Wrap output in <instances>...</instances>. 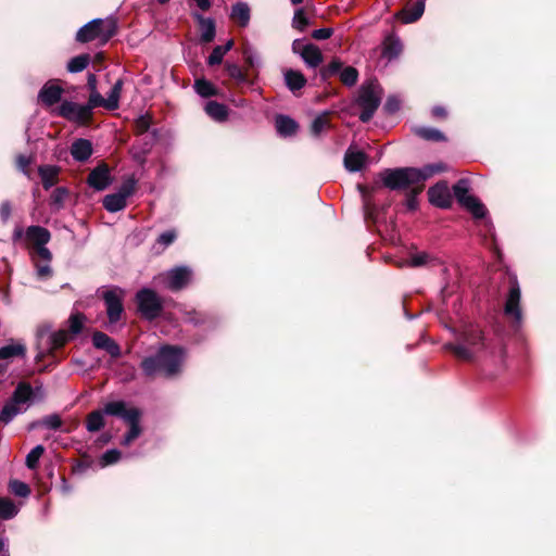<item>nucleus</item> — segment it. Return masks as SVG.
<instances>
[{"label":"nucleus","mask_w":556,"mask_h":556,"mask_svg":"<svg viewBox=\"0 0 556 556\" xmlns=\"http://www.w3.org/2000/svg\"><path fill=\"white\" fill-rule=\"evenodd\" d=\"M416 134L422 139L430 141L444 140V135L440 130L431 127H418L416 128Z\"/></svg>","instance_id":"37"},{"label":"nucleus","mask_w":556,"mask_h":556,"mask_svg":"<svg viewBox=\"0 0 556 556\" xmlns=\"http://www.w3.org/2000/svg\"><path fill=\"white\" fill-rule=\"evenodd\" d=\"M150 127V117L148 115H141L136 119V129L138 132H146Z\"/></svg>","instance_id":"52"},{"label":"nucleus","mask_w":556,"mask_h":556,"mask_svg":"<svg viewBox=\"0 0 556 556\" xmlns=\"http://www.w3.org/2000/svg\"><path fill=\"white\" fill-rule=\"evenodd\" d=\"M381 102V90L378 84L369 83L359 90L358 103L363 108L359 119L368 122Z\"/></svg>","instance_id":"6"},{"label":"nucleus","mask_w":556,"mask_h":556,"mask_svg":"<svg viewBox=\"0 0 556 556\" xmlns=\"http://www.w3.org/2000/svg\"><path fill=\"white\" fill-rule=\"evenodd\" d=\"M86 108H89V114L91 115V112L97 106H104L105 108V98H103L98 90L90 91L88 103L85 104Z\"/></svg>","instance_id":"46"},{"label":"nucleus","mask_w":556,"mask_h":556,"mask_svg":"<svg viewBox=\"0 0 556 556\" xmlns=\"http://www.w3.org/2000/svg\"><path fill=\"white\" fill-rule=\"evenodd\" d=\"M89 62H90L89 54H80V55L74 56L67 63V71L70 73L83 72L89 65Z\"/></svg>","instance_id":"36"},{"label":"nucleus","mask_w":556,"mask_h":556,"mask_svg":"<svg viewBox=\"0 0 556 556\" xmlns=\"http://www.w3.org/2000/svg\"><path fill=\"white\" fill-rule=\"evenodd\" d=\"M226 53L222 50L220 46H217L213 49L212 53L208 56V64L215 65L219 64L223 61V58Z\"/></svg>","instance_id":"51"},{"label":"nucleus","mask_w":556,"mask_h":556,"mask_svg":"<svg viewBox=\"0 0 556 556\" xmlns=\"http://www.w3.org/2000/svg\"><path fill=\"white\" fill-rule=\"evenodd\" d=\"M17 167L24 174H27V168L30 164V157L26 155H18L16 160Z\"/></svg>","instance_id":"58"},{"label":"nucleus","mask_w":556,"mask_h":556,"mask_svg":"<svg viewBox=\"0 0 556 556\" xmlns=\"http://www.w3.org/2000/svg\"><path fill=\"white\" fill-rule=\"evenodd\" d=\"M104 409L91 412L87 417L86 428L89 432L99 431L104 426Z\"/></svg>","instance_id":"33"},{"label":"nucleus","mask_w":556,"mask_h":556,"mask_svg":"<svg viewBox=\"0 0 556 556\" xmlns=\"http://www.w3.org/2000/svg\"><path fill=\"white\" fill-rule=\"evenodd\" d=\"M115 33V24L111 20L94 18L83 27L76 34V40L79 42H89L99 40L105 43Z\"/></svg>","instance_id":"5"},{"label":"nucleus","mask_w":556,"mask_h":556,"mask_svg":"<svg viewBox=\"0 0 556 556\" xmlns=\"http://www.w3.org/2000/svg\"><path fill=\"white\" fill-rule=\"evenodd\" d=\"M26 348L22 343H12L0 348V359H8L15 356H24Z\"/></svg>","instance_id":"35"},{"label":"nucleus","mask_w":556,"mask_h":556,"mask_svg":"<svg viewBox=\"0 0 556 556\" xmlns=\"http://www.w3.org/2000/svg\"><path fill=\"white\" fill-rule=\"evenodd\" d=\"M103 206L106 211L115 213L122 211L126 206V200H124L117 192L108 194L103 199Z\"/></svg>","instance_id":"31"},{"label":"nucleus","mask_w":556,"mask_h":556,"mask_svg":"<svg viewBox=\"0 0 556 556\" xmlns=\"http://www.w3.org/2000/svg\"><path fill=\"white\" fill-rule=\"evenodd\" d=\"M58 174L59 168L56 166L47 165L39 167V175L45 189H49L55 184Z\"/></svg>","instance_id":"30"},{"label":"nucleus","mask_w":556,"mask_h":556,"mask_svg":"<svg viewBox=\"0 0 556 556\" xmlns=\"http://www.w3.org/2000/svg\"><path fill=\"white\" fill-rule=\"evenodd\" d=\"M122 454L118 450L112 448L106 451L100 458V465L105 467L119 460Z\"/></svg>","instance_id":"47"},{"label":"nucleus","mask_w":556,"mask_h":556,"mask_svg":"<svg viewBox=\"0 0 556 556\" xmlns=\"http://www.w3.org/2000/svg\"><path fill=\"white\" fill-rule=\"evenodd\" d=\"M123 80L118 79L111 88L108 97L105 98V109L115 110L119 104V97L122 93Z\"/></svg>","instance_id":"32"},{"label":"nucleus","mask_w":556,"mask_h":556,"mask_svg":"<svg viewBox=\"0 0 556 556\" xmlns=\"http://www.w3.org/2000/svg\"><path fill=\"white\" fill-rule=\"evenodd\" d=\"M71 154L78 162L87 161L92 154L91 142L87 139H77L71 147Z\"/></svg>","instance_id":"23"},{"label":"nucleus","mask_w":556,"mask_h":556,"mask_svg":"<svg viewBox=\"0 0 556 556\" xmlns=\"http://www.w3.org/2000/svg\"><path fill=\"white\" fill-rule=\"evenodd\" d=\"M42 397L43 391L41 388L33 390L30 384L26 382H20L14 390L11 399L5 403L0 412V422L8 425L17 415L23 414L29 407L31 401L36 396Z\"/></svg>","instance_id":"3"},{"label":"nucleus","mask_w":556,"mask_h":556,"mask_svg":"<svg viewBox=\"0 0 556 556\" xmlns=\"http://www.w3.org/2000/svg\"><path fill=\"white\" fill-rule=\"evenodd\" d=\"M35 268H36V276L40 280H47L48 278H50L52 276V268L50 266V262H42V263L37 262L35 264Z\"/></svg>","instance_id":"48"},{"label":"nucleus","mask_w":556,"mask_h":556,"mask_svg":"<svg viewBox=\"0 0 556 556\" xmlns=\"http://www.w3.org/2000/svg\"><path fill=\"white\" fill-rule=\"evenodd\" d=\"M305 43L300 40V39H295L292 43V50L294 53L296 54H300L301 55V51H302V47L304 46Z\"/></svg>","instance_id":"63"},{"label":"nucleus","mask_w":556,"mask_h":556,"mask_svg":"<svg viewBox=\"0 0 556 556\" xmlns=\"http://www.w3.org/2000/svg\"><path fill=\"white\" fill-rule=\"evenodd\" d=\"M88 87L90 91L97 90V78L93 74H89L88 76Z\"/></svg>","instance_id":"64"},{"label":"nucleus","mask_w":556,"mask_h":556,"mask_svg":"<svg viewBox=\"0 0 556 556\" xmlns=\"http://www.w3.org/2000/svg\"><path fill=\"white\" fill-rule=\"evenodd\" d=\"M138 311L147 319H154L162 311V300L155 291L143 288L136 294Z\"/></svg>","instance_id":"7"},{"label":"nucleus","mask_w":556,"mask_h":556,"mask_svg":"<svg viewBox=\"0 0 556 556\" xmlns=\"http://www.w3.org/2000/svg\"><path fill=\"white\" fill-rule=\"evenodd\" d=\"M194 89L198 94H200L201 97H204V98L216 94L215 87L210 81H207L205 79L195 80Z\"/></svg>","instance_id":"38"},{"label":"nucleus","mask_w":556,"mask_h":556,"mask_svg":"<svg viewBox=\"0 0 556 556\" xmlns=\"http://www.w3.org/2000/svg\"><path fill=\"white\" fill-rule=\"evenodd\" d=\"M308 24L309 21L304 11L302 9L296 10L292 20V26L300 31H303L308 26Z\"/></svg>","instance_id":"42"},{"label":"nucleus","mask_w":556,"mask_h":556,"mask_svg":"<svg viewBox=\"0 0 556 556\" xmlns=\"http://www.w3.org/2000/svg\"><path fill=\"white\" fill-rule=\"evenodd\" d=\"M331 35H332V29L331 28H319V29H315L312 33V37L314 39H316V40L328 39Z\"/></svg>","instance_id":"57"},{"label":"nucleus","mask_w":556,"mask_h":556,"mask_svg":"<svg viewBox=\"0 0 556 556\" xmlns=\"http://www.w3.org/2000/svg\"><path fill=\"white\" fill-rule=\"evenodd\" d=\"M276 129L283 137L292 136L298 129V124L292 118L279 115L276 117Z\"/></svg>","instance_id":"27"},{"label":"nucleus","mask_w":556,"mask_h":556,"mask_svg":"<svg viewBox=\"0 0 556 556\" xmlns=\"http://www.w3.org/2000/svg\"><path fill=\"white\" fill-rule=\"evenodd\" d=\"M432 115L439 118H443L446 116V110L442 106H434L432 109Z\"/></svg>","instance_id":"62"},{"label":"nucleus","mask_w":556,"mask_h":556,"mask_svg":"<svg viewBox=\"0 0 556 556\" xmlns=\"http://www.w3.org/2000/svg\"><path fill=\"white\" fill-rule=\"evenodd\" d=\"M454 195L457 201L466 207L476 218H481L485 214V208L478 199L469 194V186L466 179H460L453 187Z\"/></svg>","instance_id":"9"},{"label":"nucleus","mask_w":556,"mask_h":556,"mask_svg":"<svg viewBox=\"0 0 556 556\" xmlns=\"http://www.w3.org/2000/svg\"><path fill=\"white\" fill-rule=\"evenodd\" d=\"M328 125L329 124L326 115H319L312 122L311 131L314 136H319L328 127Z\"/></svg>","instance_id":"44"},{"label":"nucleus","mask_w":556,"mask_h":556,"mask_svg":"<svg viewBox=\"0 0 556 556\" xmlns=\"http://www.w3.org/2000/svg\"><path fill=\"white\" fill-rule=\"evenodd\" d=\"M104 412L108 415L122 418L129 425L128 432L122 440V445L128 446L142 432L140 426L141 410L134 406H128L124 401L109 402L104 405Z\"/></svg>","instance_id":"4"},{"label":"nucleus","mask_w":556,"mask_h":556,"mask_svg":"<svg viewBox=\"0 0 556 556\" xmlns=\"http://www.w3.org/2000/svg\"><path fill=\"white\" fill-rule=\"evenodd\" d=\"M168 279V288L177 291L185 288L192 278V270L187 266H178L166 273Z\"/></svg>","instance_id":"13"},{"label":"nucleus","mask_w":556,"mask_h":556,"mask_svg":"<svg viewBox=\"0 0 556 556\" xmlns=\"http://www.w3.org/2000/svg\"><path fill=\"white\" fill-rule=\"evenodd\" d=\"M484 346L483 338L478 329H471L466 332L463 342L454 345L453 352L457 357L471 359Z\"/></svg>","instance_id":"8"},{"label":"nucleus","mask_w":556,"mask_h":556,"mask_svg":"<svg viewBox=\"0 0 556 556\" xmlns=\"http://www.w3.org/2000/svg\"><path fill=\"white\" fill-rule=\"evenodd\" d=\"M136 179L134 177H128L119 187L117 193L123 197L124 200L127 201V198L130 197L136 188Z\"/></svg>","instance_id":"43"},{"label":"nucleus","mask_w":556,"mask_h":556,"mask_svg":"<svg viewBox=\"0 0 556 556\" xmlns=\"http://www.w3.org/2000/svg\"><path fill=\"white\" fill-rule=\"evenodd\" d=\"M406 265L409 267L439 266L442 265V262L435 255L426 251H420L412 253L409 258L406 261Z\"/></svg>","instance_id":"20"},{"label":"nucleus","mask_w":556,"mask_h":556,"mask_svg":"<svg viewBox=\"0 0 556 556\" xmlns=\"http://www.w3.org/2000/svg\"><path fill=\"white\" fill-rule=\"evenodd\" d=\"M92 343L94 348L106 351L112 357H118L121 355V349L118 344L112 338L101 331H96L93 333Z\"/></svg>","instance_id":"18"},{"label":"nucleus","mask_w":556,"mask_h":556,"mask_svg":"<svg viewBox=\"0 0 556 556\" xmlns=\"http://www.w3.org/2000/svg\"><path fill=\"white\" fill-rule=\"evenodd\" d=\"M341 70V63L339 61H332L328 67L325 70V73L324 75L325 76H328V75H333L338 72H340Z\"/></svg>","instance_id":"60"},{"label":"nucleus","mask_w":556,"mask_h":556,"mask_svg":"<svg viewBox=\"0 0 556 556\" xmlns=\"http://www.w3.org/2000/svg\"><path fill=\"white\" fill-rule=\"evenodd\" d=\"M67 192L63 188H58L53 191L51 195L52 203L59 208L63 205L64 199Z\"/></svg>","instance_id":"50"},{"label":"nucleus","mask_w":556,"mask_h":556,"mask_svg":"<svg viewBox=\"0 0 556 556\" xmlns=\"http://www.w3.org/2000/svg\"><path fill=\"white\" fill-rule=\"evenodd\" d=\"M227 73L230 77L237 80H243L244 76L240 70V67L236 64H227L226 66Z\"/></svg>","instance_id":"55"},{"label":"nucleus","mask_w":556,"mask_h":556,"mask_svg":"<svg viewBox=\"0 0 556 556\" xmlns=\"http://www.w3.org/2000/svg\"><path fill=\"white\" fill-rule=\"evenodd\" d=\"M35 248H36L37 256L40 257L42 260V262H51L52 254L49 251V249L46 248V244H41V245H38Z\"/></svg>","instance_id":"56"},{"label":"nucleus","mask_w":556,"mask_h":556,"mask_svg":"<svg viewBox=\"0 0 556 556\" xmlns=\"http://www.w3.org/2000/svg\"><path fill=\"white\" fill-rule=\"evenodd\" d=\"M50 238L49 230L41 226H29L25 230V244H33L34 247L47 244Z\"/></svg>","instance_id":"19"},{"label":"nucleus","mask_w":556,"mask_h":556,"mask_svg":"<svg viewBox=\"0 0 556 556\" xmlns=\"http://www.w3.org/2000/svg\"><path fill=\"white\" fill-rule=\"evenodd\" d=\"M357 77L358 73L352 66H348L340 72V79L348 86H353L356 84Z\"/></svg>","instance_id":"41"},{"label":"nucleus","mask_w":556,"mask_h":556,"mask_svg":"<svg viewBox=\"0 0 556 556\" xmlns=\"http://www.w3.org/2000/svg\"><path fill=\"white\" fill-rule=\"evenodd\" d=\"M176 239V232L174 230H167L161 233L157 238V243L163 248L170 245Z\"/></svg>","instance_id":"49"},{"label":"nucleus","mask_w":556,"mask_h":556,"mask_svg":"<svg viewBox=\"0 0 556 556\" xmlns=\"http://www.w3.org/2000/svg\"><path fill=\"white\" fill-rule=\"evenodd\" d=\"M123 296L124 292L121 289H111L103 292V300L106 306V314L111 324L121 319L123 314Z\"/></svg>","instance_id":"11"},{"label":"nucleus","mask_w":556,"mask_h":556,"mask_svg":"<svg viewBox=\"0 0 556 556\" xmlns=\"http://www.w3.org/2000/svg\"><path fill=\"white\" fill-rule=\"evenodd\" d=\"M285 81L288 88L292 91L303 88L306 84V79L303 74L293 70H289L285 73Z\"/></svg>","instance_id":"29"},{"label":"nucleus","mask_w":556,"mask_h":556,"mask_svg":"<svg viewBox=\"0 0 556 556\" xmlns=\"http://www.w3.org/2000/svg\"><path fill=\"white\" fill-rule=\"evenodd\" d=\"M367 162V155L356 147L351 146L344 155V166L349 172L361 170Z\"/></svg>","instance_id":"15"},{"label":"nucleus","mask_w":556,"mask_h":556,"mask_svg":"<svg viewBox=\"0 0 556 556\" xmlns=\"http://www.w3.org/2000/svg\"><path fill=\"white\" fill-rule=\"evenodd\" d=\"M445 170V166L441 163L426 165L421 168L404 167L395 169H386L380 174L381 180L386 187L390 189H405L419 185L432 177L437 173ZM422 186L407 198V207L415 210L417 206L416 194L421 190Z\"/></svg>","instance_id":"1"},{"label":"nucleus","mask_w":556,"mask_h":556,"mask_svg":"<svg viewBox=\"0 0 556 556\" xmlns=\"http://www.w3.org/2000/svg\"><path fill=\"white\" fill-rule=\"evenodd\" d=\"M12 214V206L9 201H3L0 204V218L3 223H7Z\"/></svg>","instance_id":"53"},{"label":"nucleus","mask_w":556,"mask_h":556,"mask_svg":"<svg viewBox=\"0 0 556 556\" xmlns=\"http://www.w3.org/2000/svg\"><path fill=\"white\" fill-rule=\"evenodd\" d=\"M205 113L216 122H224L227 119L228 110L226 105L216 101H208L204 106Z\"/></svg>","instance_id":"26"},{"label":"nucleus","mask_w":556,"mask_h":556,"mask_svg":"<svg viewBox=\"0 0 556 556\" xmlns=\"http://www.w3.org/2000/svg\"><path fill=\"white\" fill-rule=\"evenodd\" d=\"M45 452V447L42 445H36L27 455H26V466L29 469H34L37 467L40 457Z\"/></svg>","instance_id":"39"},{"label":"nucleus","mask_w":556,"mask_h":556,"mask_svg":"<svg viewBox=\"0 0 556 556\" xmlns=\"http://www.w3.org/2000/svg\"><path fill=\"white\" fill-rule=\"evenodd\" d=\"M399 101L394 98H389L387 103H386V109L390 112V113H394L395 111L399 110Z\"/></svg>","instance_id":"61"},{"label":"nucleus","mask_w":556,"mask_h":556,"mask_svg":"<svg viewBox=\"0 0 556 556\" xmlns=\"http://www.w3.org/2000/svg\"><path fill=\"white\" fill-rule=\"evenodd\" d=\"M62 93L63 88L50 81L41 88L39 99L45 105L51 106L60 101Z\"/></svg>","instance_id":"21"},{"label":"nucleus","mask_w":556,"mask_h":556,"mask_svg":"<svg viewBox=\"0 0 556 556\" xmlns=\"http://www.w3.org/2000/svg\"><path fill=\"white\" fill-rule=\"evenodd\" d=\"M88 184L96 190H104L111 184L110 170L106 165L97 166L88 176Z\"/></svg>","instance_id":"16"},{"label":"nucleus","mask_w":556,"mask_h":556,"mask_svg":"<svg viewBox=\"0 0 556 556\" xmlns=\"http://www.w3.org/2000/svg\"><path fill=\"white\" fill-rule=\"evenodd\" d=\"M43 425L49 429H58L61 427V419L58 415H51L43 419Z\"/></svg>","instance_id":"54"},{"label":"nucleus","mask_w":556,"mask_h":556,"mask_svg":"<svg viewBox=\"0 0 556 556\" xmlns=\"http://www.w3.org/2000/svg\"><path fill=\"white\" fill-rule=\"evenodd\" d=\"M59 114L75 122H85L90 117L89 108L71 101H64L60 105Z\"/></svg>","instance_id":"14"},{"label":"nucleus","mask_w":556,"mask_h":556,"mask_svg":"<svg viewBox=\"0 0 556 556\" xmlns=\"http://www.w3.org/2000/svg\"><path fill=\"white\" fill-rule=\"evenodd\" d=\"M18 513V507L8 497H0V518L9 520L14 518Z\"/></svg>","instance_id":"34"},{"label":"nucleus","mask_w":556,"mask_h":556,"mask_svg":"<svg viewBox=\"0 0 556 556\" xmlns=\"http://www.w3.org/2000/svg\"><path fill=\"white\" fill-rule=\"evenodd\" d=\"M301 58L307 66L313 68L323 62L320 49L313 43H306L302 47Z\"/></svg>","instance_id":"22"},{"label":"nucleus","mask_w":556,"mask_h":556,"mask_svg":"<svg viewBox=\"0 0 556 556\" xmlns=\"http://www.w3.org/2000/svg\"><path fill=\"white\" fill-rule=\"evenodd\" d=\"M402 42L395 35L388 36L383 41L382 55L388 60L396 59L402 52Z\"/></svg>","instance_id":"24"},{"label":"nucleus","mask_w":556,"mask_h":556,"mask_svg":"<svg viewBox=\"0 0 556 556\" xmlns=\"http://www.w3.org/2000/svg\"><path fill=\"white\" fill-rule=\"evenodd\" d=\"M426 0H417L413 4L406 5L403 10L395 14V17L401 20L404 24L414 23L419 20L425 12Z\"/></svg>","instance_id":"17"},{"label":"nucleus","mask_w":556,"mask_h":556,"mask_svg":"<svg viewBox=\"0 0 556 556\" xmlns=\"http://www.w3.org/2000/svg\"><path fill=\"white\" fill-rule=\"evenodd\" d=\"M429 202L438 207L447 208L452 204V194L446 181H440L428 190Z\"/></svg>","instance_id":"12"},{"label":"nucleus","mask_w":556,"mask_h":556,"mask_svg":"<svg viewBox=\"0 0 556 556\" xmlns=\"http://www.w3.org/2000/svg\"><path fill=\"white\" fill-rule=\"evenodd\" d=\"M10 490L21 497H26L30 493L29 486L20 480L10 481Z\"/></svg>","instance_id":"45"},{"label":"nucleus","mask_w":556,"mask_h":556,"mask_svg":"<svg viewBox=\"0 0 556 556\" xmlns=\"http://www.w3.org/2000/svg\"><path fill=\"white\" fill-rule=\"evenodd\" d=\"M184 355L181 348L164 345L160 348L155 356L146 357L141 363V368L147 376L163 374L166 377H172L179 372Z\"/></svg>","instance_id":"2"},{"label":"nucleus","mask_w":556,"mask_h":556,"mask_svg":"<svg viewBox=\"0 0 556 556\" xmlns=\"http://www.w3.org/2000/svg\"><path fill=\"white\" fill-rule=\"evenodd\" d=\"M12 240L14 243H25V230L22 227H16L13 231Z\"/></svg>","instance_id":"59"},{"label":"nucleus","mask_w":556,"mask_h":556,"mask_svg":"<svg viewBox=\"0 0 556 556\" xmlns=\"http://www.w3.org/2000/svg\"><path fill=\"white\" fill-rule=\"evenodd\" d=\"M231 18L237 21L242 27L248 26L250 22V8L245 2H238L231 9Z\"/></svg>","instance_id":"28"},{"label":"nucleus","mask_w":556,"mask_h":556,"mask_svg":"<svg viewBox=\"0 0 556 556\" xmlns=\"http://www.w3.org/2000/svg\"><path fill=\"white\" fill-rule=\"evenodd\" d=\"M199 22L200 31H201V40L204 42H210L215 37V23L212 18L203 17L200 14L194 15Z\"/></svg>","instance_id":"25"},{"label":"nucleus","mask_w":556,"mask_h":556,"mask_svg":"<svg viewBox=\"0 0 556 556\" xmlns=\"http://www.w3.org/2000/svg\"><path fill=\"white\" fill-rule=\"evenodd\" d=\"M86 317L81 313H73L68 318L70 331L78 334L84 327Z\"/></svg>","instance_id":"40"},{"label":"nucleus","mask_w":556,"mask_h":556,"mask_svg":"<svg viewBox=\"0 0 556 556\" xmlns=\"http://www.w3.org/2000/svg\"><path fill=\"white\" fill-rule=\"evenodd\" d=\"M521 291L519 283L516 279L511 281L509 292L506 298L504 313L511 318L515 326H520L522 321V312L520 307Z\"/></svg>","instance_id":"10"}]
</instances>
